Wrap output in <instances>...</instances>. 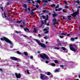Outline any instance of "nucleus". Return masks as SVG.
<instances>
[{
	"label": "nucleus",
	"mask_w": 80,
	"mask_h": 80,
	"mask_svg": "<svg viewBox=\"0 0 80 80\" xmlns=\"http://www.w3.org/2000/svg\"><path fill=\"white\" fill-rule=\"evenodd\" d=\"M55 10V11H56V12H57V11H58V9H56Z\"/></svg>",
	"instance_id": "51"
},
{
	"label": "nucleus",
	"mask_w": 80,
	"mask_h": 80,
	"mask_svg": "<svg viewBox=\"0 0 80 80\" xmlns=\"http://www.w3.org/2000/svg\"><path fill=\"white\" fill-rule=\"evenodd\" d=\"M54 49H57V50H58V49H59V48H58L56 47L54 48Z\"/></svg>",
	"instance_id": "43"
},
{
	"label": "nucleus",
	"mask_w": 80,
	"mask_h": 80,
	"mask_svg": "<svg viewBox=\"0 0 80 80\" xmlns=\"http://www.w3.org/2000/svg\"><path fill=\"white\" fill-rule=\"evenodd\" d=\"M1 8V9L2 10V11H3V7H2Z\"/></svg>",
	"instance_id": "49"
},
{
	"label": "nucleus",
	"mask_w": 80,
	"mask_h": 80,
	"mask_svg": "<svg viewBox=\"0 0 80 80\" xmlns=\"http://www.w3.org/2000/svg\"><path fill=\"white\" fill-rule=\"evenodd\" d=\"M3 38L4 40L6 42H8V43H9L11 45H12V42H11L8 38H7L5 37H3Z\"/></svg>",
	"instance_id": "3"
},
{
	"label": "nucleus",
	"mask_w": 80,
	"mask_h": 80,
	"mask_svg": "<svg viewBox=\"0 0 80 80\" xmlns=\"http://www.w3.org/2000/svg\"><path fill=\"white\" fill-rule=\"evenodd\" d=\"M15 75L17 78H20V77H21V74H20V73H15Z\"/></svg>",
	"instance_id": "7"
},
{
	"label": "nucleus",
	"mask_w": 80,
	"mask_h": 80,
	"mask_svg": "<svg viewBox=\"0 0 80 80\" xmlns=\"http://www.w3.org/2000/svg\"><path fill=\"white\" fill-rule=\"evenodd\" d=\"M10 58L12 60H18V58L15 57H10Z\"/></svg>",
	"instance_id": "11"
},
{
	"label": "nucleus",
	"mask_w": 80,
	"mask_h": 80,
	"mask_svg": "<svg viewBox=\"0 0 80 80\" xmlns=\"http://www.w3.org/2000/svg\"><path fill=\"white\" fill-rule=\"evenodd\" d=\"M3 18H5H5H7V16H6V14H5V12H4V16H3Z\"/></svg>",
	"instance_id": "23"
},
{
	"label": "nucleus",
	"mask_w": 80,
	"mask_h": 80,
	"mask_svg": "<svg viewBox=\"0 0 80 80\" xmlns=\"http://www.w3.org/2000/svg\"><path fill=\"white\" fill-rule=\"evenodd\" d=\"M78 12H79V9H78V10L77 12H73V14H71V15H72V16H73V17H75L77 15H78Z\"/></svg>",
	"instance_id": "4"
},
{
	"label": "nucleus",
	"mask_w": 80,
	"mask_h": 80,
	"mask_svg": "<svg viewBox=\"0 0 80 80\" xmlns=\"http://www.w3.org/2000/svg\"><path fill=\"white\" fill-rule=\"evenodd\" d=\"M62 10V8H60L58 9V11H60V10Z\"/></svg>",
	"instance_id": "31"
},
{
	"label": "nucleus",
	"mask_w": 80,
	"mask_h": 80,
	"mask_svg": "<svg viewBox=\"0 0 80 80\" xmlns=\"http://www.w3.org/2000/svg\"><path fill=\"white\" fill-rule=\"evenodd\" d=\"M54 62L56 63H58V61L57 60H55L54 61Z\"/></svg>",
	"instance_id": "24"
},
{
	"label": "nucleus",
	"mask_w": 80,
	"mask_h": 80,
	"mask_svg": "<svg viewBox=\"0 0 80 80\" xmlns=\"http://www.w3.org/2000/svg\"><path fill=\"white\" fill-rule=\"evenodd\" d=\"M27 73H28V74H30V72H29L28 70H27Z\"/></svg>",
	"instance_id": "40"
},
{
	"label": "nucleus",
	"mask_w": 80,
	"mask_h": 80,
	"mask_svg": "<svg viewBox=\"0 0 80 80\" xmlns=\"http://www.w3.org/2000/svg\"><path fill=\"white\" fill-rule=\"evenodd\" d=\"M23 63L24 64V65H30V63L25 62H24Z\"/></svg>",
	"instance_id": "15"
},
{
	"label": "nucleus",
	"mask_w": 80,
	"mask_h": 80,
	"mask_svg": "<svg viewBox=\"0 0 80 80\" xmlns=\"http://www.w3.org/2000/svg\"><path fill=\"white\" fill-rule=\"evenodd\" d=\"M45 62L46 63H48V62L47 61H45Z\"/></svg>",
	"instance_id": "48"
},
{
	"label": "nucleus",
	"mask_w": 80,
	"mask_h": 80,
	"mask_svg": "<svg viewBox=\"0 0 80 80\" xmlns=\"http://www.w3.org/2000/svg\"><path fill=\"white\" fill-rule=\"evenodd\" d=\"M16 52L17 53H18V54H19V55H21V53L20 52H19V51H16Z\"/></svg>",
	"instance_id": "25"
},
{
	"label": "nucleus",
	"mask_w": 80,
	"mask_h": 80,
	"mask_svg": "<svg viewBox=\"0 0 80 80\" xmlns=\"http://www.w3.org/2000/svg\"><path fill=\"white\" fill-rule=\"evenodd\" d=\"M57 15V14H55V12H54V14H52L53 17H56Z\"/></svg>",
	"instance_id": "22"
},
{
	"label": "nucleus",
	"mask_w": 80,
	"mask_h": 80,
	"mask_svg": "<svg viewBox=\"0 0 80 80\" xmlns=\"http://www.w3.org/2000/svg\"><path fill=\"white\" fill-rule=\"evenodd\" d=\"M64 67V66L63 65H60V67H61V68H63Z\"/></svg>",
	"instance_id": "44"
},
{
	"label": "nucleus",
	"mask_w": 80,
	"mask_h": 80,
	"mask_svg": "<svg viewBox=\"0 0 80 80\" xmlns=\"http://www.w3.org/2000/svg\"><path fill=\"white\" fill-rule=\"evenodd\" d=\"M30 58H31V59H33V57L32 56H31L30 57Z\"/></svg>",
	"instance_id": "34"
},
{
	"label": "nucleus",
	"mask_w": 80,
	"mask_h": 80,
	"mask_svg": "<svg viewBox=\"0 0 80 80\" xmlns=\"http://www.w3.org/2000/svg\"><path fill=\"white\" fill-rule=\"evenodd\" d=\"M24 30H25V31L26 32H30L29 31V29L27 28H24Z\"/></svg>",
	"instance_id": "13"
},
{
	"label": "nucleus",
	"mask_w": 80,
	"mask_h": 80,
	"mask_svg": "<svg viewBox=\"0 0 80 80\" xmlns=\"http://www.w3.org/2000/svg\"><path fill=\"white\" fill-rule=\"evenodd\" d=\"M36 41L37 43H38L39 45H41L42 47L44 48H46V45H45V44L40 42L37 39H36Z\"/></svg>",
	"instance_id": "2"
},
{
	"label": "nucleus",
	"mask_w": 80,
	"mask_h": 80,
	"mask_svg": "<svg viewBox=\"0 0 80 80\" xmlns=\"http://www.w3.org/2000/svg\"><path fill=\"white\" fill-rule=\"evenodd\" d=\"M43 2H45V3H47L48 2V1L47 0H44L43 1Z\"/></svg>",
	"instance_id": "38"
},
{
	"label": "nucleus",
	"mask_w": 80,
	"mask_h": 80,
	"mask_svg": "<svg viewBox=\"0 0 80 80\" xmlns=\"http://www.w3.org/2000/svg\"><path fill=\"white\" fill-rule=\"evenodd\" d=\"M45 33L47 34L48 33V31H47L44 32Z\"/></svg>",
	"instance_id": "39"
},
{
	"label": "nucleus",
	"mask_w": 80,
	"mask_h": 80,
	"mask_svg": "<svg viewBox=\"0 0 80 80\" xmlns=\"http://www.w3.org/2000/svg\"><path fill=\"white\" fill-rule=\"evenodd\" d=\"M61 35H67V34H65V33L62 32V33H61Z\"/></svg>",
	"instance_id": "26"
},
{
	"label": "nucleus",
	"mask_w": 80,
	"mask_h": 80,
	"mask_svg": "<svg viewBox=\"0 0 80 80\" xmlns=\"http://www.w3.org/2000/svg\"><path fill=\"white\" fill-rule=\"evenodd\" d=\"M45 78H48L47 76L43 74H41V75L40 78L42 80H44Z\"/></svg>",
	"instance_id": "6"
},
{
	"label": "nucleus",
	"mask_w": 80,
	"mask_h": 80,
	"mask_svg": "<svg viewBox=\"0 0 80 80\" xmlns=\"http://www.w3.org/2000/svg\"><path fill=\"white\" fill-rule=\"evenodd\" d=\"M0 39H1V40H2V41H3V38H1Z\"/></svg>",
	"instance_id": "50"
},
{
	"label": "nucleus",
	"mask_w": 80,
	"mask_h": 80,
	"mask_svg": "<svg viewBox=\"0 0 80 80\" xmlns=\"http://www.w3.org/2000/svg\"><path fill=\"white\" fill-rule=\"evenodd\" d=\"M64 8L66 9H68V8H69V7L68 6H65Z\"/></svg>",
	"instance_id": "27"
},
{
	"label": "nucleus",
	"mask_w": 80,
	"mask_h": 80,
	"mask_svg": "<svg viewBox=\"0 0 80 80\" xmlns=\"http://www.w3.org/2000/svg\"><path fill=\"white\" fill-rule=\"evenodd\" d=\"M10 48H13V46H11L10 47Z\"/></svg>",
	"instance_id": "62"
},
{
	"label": "nucleus",
	"mask_w": 80,
	"mask_h": 80,
	"mask_svg": "<svg viewBox=\"0 0 80 80\" xmlns=\"http://www.w3.org/2000/svg\"><path fill=\"white\" fill-rule=\"evenodd\" d=\"M23 53L26 56H27V55H28V53H27V52H23Z\"/></svg>",
	"instance_id": "20"
},
{
	"label": "nucleus",
	"mask_w": 80,
	"mask_h": 80,
	"mask_svg": "<svg viewBox=\"0 0 80 80\" xmlns=\"http://www.w3.org/2000/svg\"><path fill=\"white\" fill-rule=\"evenodd\" d=\"M47 75H50V72H48L47 73Z\"/></svg>",
	"instance_id": "32"
},
{
	"label": "nucleus",
	"mask_w": 80,
	"mask_h": 80,
	"mask_svg": "<svg viewBox=\"0 0 80 80\" xmlns=\"http://www.w3.org/2000/svg\"><path fill=\"white\" fill-rule=\"evenodd\" d=\"M43 30H44V31H47V29L45 28V29H44Z\"/></svg>",
	"instance_id": "52"
},
{
	"label": "nucleus",
	"mask_w": 80,
	"mask_h": 80,
	"mask_svg": "<svg viewBox=\"0 0 80 80\" xmlns=\"http://www.w3.org/2000/svg\"><path fill=\"white\" fill-rule=\"evenodd\" d=\"M52 22H53V25H55V24H56V23H57V19L56 18H54L53 19Z\"/></svg>",
	"instance_id": "9"
},
{
	"label": "nucleus",
	"mask_w": 80,
	"mask_h": 80,
	"mask_svg": "<svg viewBox=\"0 0 80 80\" xmlns=\"http://www.w3.org/2000/svg\"><path fill=\"white\" fill-rule=\"evenodd\" d=\"M43 12H46V10H44L43 11Z\"/></svg>",
	"instance_id": "63"
},
{
	"label": "nucleus",
	"mask_w": 80,
	"mask_h": 80,
	"mask_svg": "<svg viewBox=\"0 0 80 80\" xmlns=\"http://www.w3.org/2000/svg\"><path fill=\"white\" fill-rule=\"evenodd\" d=\"M57 42H59V40L58 39V40H57Z\"/></svg>",
	"instance_id": "60"
},
{
	"label": "nucleus",
	"mask_w": 80,
	"mask_h": 80,
	"mask_svg": "<svg viewBox=\"0 0 80 80\" xmlns=\"http://www.w3.org/2000/svg\"><path fill=\"white\" fill-rule=\"evenodd\" d=\"M22 6L23 7H24V8L25 9H24V10H25V12H27V5L25 4H23L22 5Z\"/></svg>",
	"instance_id": "8"
},
{
	"label": "nucleus",
	"mask_w": 80,
	"mask_h": 80,
	"mask_svg": "<svg viewBox=\"0 0 80 80\" xmlns=\"http://www.w3.org/2000/svg\"><path fill=\"white\" fill-rule=\"evenodd\" d=\"M42 18H43V19H45V18H46L45 16H42Z\"/></svg>",
	"instance_id": "35"
},
{
	"label": "nucleus",
	"mask_w": 80,
	"mask_h": 80,
	"mask_svg": "<svg viewBox=\"0 0 80 80\" xmlns=\"http://www.w3.org/2000/svg\"><path fill=\"white\" fill-rule=\"evenodd\" d=\"M24 37H25L26 38H27V36L26 35H25L24 36Z\"/></svg>",
	"instance_id": "56"
},
{
	"label": "nucleus",
	"mask_w": 80,
	"mask_h": 80,
	"mask_svg": "<svg viewBox=\"0 0 80 80\" xmlns=\"http://www.w3.org/2000/svg\"><path fill=\"white\" fill-rule=\"evenodd\" d=\"M22 20H21L20 21L17 22L16 23H21V22H22Z\"/></svg>",
	"instance_id": "37"
},
{
	"label": "nucleus",
	"mask_w": 80,
	"mask_h": 80,
	"mask_svg": "<svg viewBox=\"0 0 80 80\" xmlns=\"http://www.w3.org/2000/svg\"><path fill=\"white\" fill-rule=\"evenodd\" d=\"M69 47L71 50H72V51H73V52H76V49L73 48V47L72 45H70Z\"/></svg>",
	"instance_id": "5"
},
{
	"label": "nucleus",
	"mask_w": 80,
	"mask_h": 80,
	"mask_svg": "<svg viewBox=\"0 0 80 80\" xmlns=\"http://www.w3.org/2000/svg\"><path fill=\"white\" fill-rule=\"evenodd\" d=\"M62 12H64V13H65V12H67V11H65V9H63L62 10Z\"/></svg>",
	"instance_id": "41"
},
{
	"label": "nucleus",
	"mask_w": 80,
	"mask_h": 80,
	"mask_svg": "<svg viewBox=\"0 0 80 80\" xmlns=\"http://www.w3.org/2000/svg\"><path fill=\"white\" fill-rule=\"evenodd\" d=\"M38 53H40V52L39 51H38Z\"/></svg>",
	"instance_id": "58"
},
{
	"label": "nucleus",
	"mask_w": 80,
	"mask_h": 80,
	"mask_svg": "<svg viewBox=\"0 0 80 80\" xmlns=\"http://www.w3.org/2000/svg\"><path fill=\"white\" fill-rule=\"evenodd\" d=\"M61 45H62V44H61V43H59L57 45V46H61Z\"/></svg>",
	"instance_id": "29"
},
{
	"label": "nucleus",
	"mask_w": 80,
	"mask_h": 80,
	"mask_svg": "<svg viewBox=\"0 0 80 80\" xmlns=\"http://www.w3.org/2000/svg\"><path fill=\"white\" fill-rule=\"evenodd\" d=\"M55 4H54L51 5V7H55Z\"/></svg>",
	"instance_id": "30"
},
{
	"label": "nucleus",
	"mask_w": 80,
	"mask_h": 80,
	"mask_svg": "<svg viewBox=\"0 0 80 80\" xmlns=\"http://www.w3.org/2000/svg\"><path fill=\"white\" fill-rule=\"evenodd\" d=\"M71 40L72 41V42H73V41H75V38H71Z\"/></svg>",
	"instance_id": "17"
},
{
	"label": "nucleus",
	"mask_w": 80,
	"mask_h": 80,
	"mask_svg": "<svg viewBox=\"0 0 80 80\" xmlns=\"http://www.w3.org/2000/svg\"><path fill=\"white\" fill-rule=\"evenodd\" d=\"M77 38H78L75 37V39H77Z\"/></svg>",
	"instance_id": "64"
},
{
	"label": "nucleus",
	"mask_w": 80,
	"mask_h": 80,
	"mask_svg": "<svg viewBox=\"0 0 80 80\" xmlns=\"http://www.w3.org/2000/svg\"><path fill=\"white\" fill-rule=\"evenodd\" d=\"M28 10L29 11H30V9L29 8H28Z\"/></svg>",
	"instance_id": "53"
},
{
	"label": "nucleus",
	"mask_w": 80,
	"mask_h": 80,
	"mask_svg": "<svg viewBox=\"0 0 80 80\" xmlns=\"http://www.w3.org/2000/svg\"><path fill=\"white\" fill-rule=\"evenodd\" d=\"M48 16H47L46 17V18L45 20L44 23L45 24H46V23H47V21L48 20Z\"/></svg>",
	"instance_id": "12"
},
{
	"label": "nucleus",
	"mask_w": 80,
	"mask_h": 80,
	"mask_svg": "<svg viewBox=\"0 0 80 80\" xmlns=\"http://www.w3.org/2000/svg\"><path fill=\"white\" fill-rule=\"evenodd\" d=\"M70 34H68L67 35V36H70Z\"/></svg>",
	"instance_id": "54"
},
{
	"label": "nucleus",
	"mask_w": 80,
	"mask_h": 80,
	"mask_svg": "<svg viewBox=\"0 0 80 80\" xmlns=\"http://www.w3.org/2000/svg\"><path fill=\"white\" fill-rule=\"evenodd\" d=\"M37 10V8H35L33 9H32L31 11H33L34 10Z\"/></svg>",
	"instance_id": "42"
},
{
	"label": "nucleus",
	"mask_w": 80,
	"mask_h": 80,
	"mask_svg": "<svg viewBox=\"0 0 80 80\" xmlns=\"http://www.w3.org/2000/svg\"><path fill=\"white\" fill-rule=\"evenodd\" d=\"M77 3H80V1H77L76 2Z\"/></svg>",
	"instance_id": "33"
},
{
	"label": "nucleus",
	"mask_w": 80,
	"mask_h": 80,
	"mask_svg": "<svg viewBox=\"0 0 80 80\" xmlns=\"http://www.w3.org/2000/svg\"><path fill=\"white\" fill-rule=\"evenodd\" d=\"M59 37H60V38H63L64 37L63 36H59Z\"/></svg>",
	"instance_id": "36"
},
{
	"label": "nucleus",
	"mask_w": 80,
	"mask_h": 80,
	"mask_svg": "<svg viewBox=\"0 0 80 80\" xmlns=\"http://www.w3.org/2000/svg\"><path fill=\"white\" fill-rule=\"evenodd\" d=\"M51 65L53 67H55L56 66L55 64L54 63H51Z\"/></svg>",
	"instance_id": "18"
},
{
	"label": "nucleus",
	"mask_w": 80,
	"mask_h": 80,
	"mask_svg": "<svg viewBox=\"0 0 80 80\" xmlns=\"http://www.w3.org/2000/svg\"><path fill=\"white\" fill-rule=\"evenodd\" d=\"M20 27H23V26H22V25H21L20 26Z\"/></svg>",
	"instance_id": "59"
},
{
	"label": "nucleus",
	"mask_w": 80,
	"mask_h": 80,
	"mask_svg": "<svg viewBox=\"0 0 80 80\" xmlns=\"http://www.w3.org/2000/svg\"><path fill=\"white\" fill-rule=\"evenodd\" d=\"M36 8H38V5H36Z\"/></svg>",
	"instance_id": "47"
},
{
	"label": "nucleus",
	"mask_w": 80,
	"mask_h": 80,
	"mask_svg": "<svg viewBox=\"0 0 80 80\" xmlns=\"http://www.w3.org/2000/svg\"><path fill=\"white\" fill-rule=\"evenodd\" d=\"M61 48H62L63 50L64 51V52L65 53H67V52H68V50L66 48L62 47Z\"/></svg>",
	"instance_id": "10"
},
{
	"label": "nucleus",
	"mask_w": 80,
	"mask_h": 80,
	"mask_svg": "<svg viewBox=\"0 0 80 80\" xmlns=\"http://www.w3.org/2000/svg\"><path fill=\"white\" fill-rule=\"evenodd\" d=\"M0 71H1V72H2V69L0 68Z\"/></svg>",
	"instance_id": "57"
},
{
	"label": "nucleus",
	"mask_w": 80,
	"mask_h": 80,
	"mask_svg": "<svg viewBox=\"0 0 80 80\" xmlns=\"http://www.w3.org/2000/svg\"><path fill=\"white\" fill-rule=\"evenodd\" d=\"M41 25L40 26V27H42V26L43 25V24H44V23L43 22V21H41Z\"/></svg>",
	"instance_id": "16"
},
{
	"label": "nucleus",
	"mask_w": 80,
	"mask_h": 80,
	"mask_svg": "<svg viewBox=\"0 0 80 80\" xmlns=\"http://www.w3.org/2000/svg\"><path fill=\"white\" fill-rule=\"evenodd\" d=\"M40 56L41 57V58H42L43 60H45V58L46 59H47L48 60V59H49V58L48 57V56L45 53H43L42 54H40Z\"/></svg>",
	"instance_id": "1"
},
{
	"label": "nucleus",
	"mask_w": 80,
	"mask_h": 80,
	"mask_svg": "<svg viewBox=\"0 0 80 80\" xmlns=\"http://www.w3.org/2000/svg\"><path fill=\"white\" fill-rule=\"evenodd\" d=\"M32 3H35V2L33 1H32Z\"/></svg>",
	"instance_id": "61"
},
{
	"label": "nucleus",
	"mask_w": 80,
	"mask_h": 80,
	"mask_svg": "<svg viewBox=\"0 0 80 80\" xmlns=\"http://www.w3.org/2000/svg\"><path fill=\"white\" fill-rule=\"evenodd\" d=\"M15 26H17V27H18V25L17 24H15Z\"/></svg>",
	"instance_id": "55"
},
{
	"label": "nucleus",
	"mask_w": 80,
	"mask_h": 80,
	"mask_svg": "<svg viewBox=\"0 0 80 80\" xmlns=\"http://www.w3.org/2000/svg\"><path fill=\"white\" fill-rule=\"evenodd\" d=\"M37 2H38V3H41V1L40 0H38L37 1Z\"/></svg>",
	"instance_id": "28"
},
{
	"label": "nucleus",
	"mask_w": 80,
	"mask_h": 80,
	"mask_svg": "<svg viewBox=\"0 0 80 80\" xmlns=\"http://www.w3.org/2000/svg\"><path fill=\"white\" fill-rule=\"evenodd\" d=\"M60 71V68H58L56 69L54 72H58Z\"/></svg>",
	"instance_id": "14"
},
{
	"label": "nucleus",
	"mask_w": 80,
	"mask_h": 80,
	"mask_svg": "<svg viewBox=\"0 0 80 80\" xmlns=\"http://www.w3.org/2000/svg\"><path fill=\"white\" fill-rule=\"evenodd\" d=\"M72 17V16H69L67 17V18H71Z\"/></svg>",
	"instance_id": "46"
},
{
	"label": "nucleus",
	"mask_w": 80,
	"mask_h": 80,
	"mask_svg": "<svg viewBox=\"0 0 80 80\" xmlns=\"http://www.w3.org/2000/svg\"><path fill=\"white\" fill-rule=\"evenodd\" d=\"M33 31H34V32H37V29H36V28H34Z\"/></svg>",
	"instance_id": "19"
},
{
	"label": "nucleus",
	"mask_w": 80,
	"mask_h": 80,
	"mask_svg": "<svg viewBox=\"0 0 80 80\" xmlns=\"http://www.w3.org/2000/svg\"><path fill=\"white\" fill-rule=\"evenodd\" d=\"M58 7H59L58 6V5L55 8H58Z\"/></svg>",
	"instance_id": "45"
},
{
	"label": "nucleus",
	"mask_w": 80,
	"mask_h": 80,
	"mask_svg": "<svg viewBox=\"0 0 80 80\" xmlns=\"http://www.w3.org/2000/svg\"><path fill=\"white\" fill-rule=\"evenodd\" d=\"M43 38H44V39H48V36H46L45 37H44Z\"/></svg>",
	"instance_id": "21"
}]
</instances>
